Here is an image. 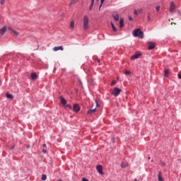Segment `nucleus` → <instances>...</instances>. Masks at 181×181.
Returning <instances> with one entry per match:
<instances>
[{
	"label": "nucleus",
	"instance_id": "f257e3e1",
	"mask_svg": "<svg viewBox=\"0 0 181 181\" xmlns=\"http://www.w3.org/2000/svg\"><path fill=\"white\" fill-rule=\"evenodd\" d=\"M89 22H90V21L88 19V17L87 16H84L83 21L84 30H88V29H89V28H90V25H88Z\"/></svg>",
	"mask_w": 181,
	"mask_h": 181
},
{
	"label": "nucleus",
	"instance_id": "f03ea898",
	"mask_svg": "<svg viewBox=\"0 0 181 181\" xmlns=\"http://www.w3.org/2000/svg\"><path fill=\"white\" fill-rule=\"evenodd\" d=\"M134 36L139 37V39H144V32L141 31L140 28H138L134 31Z\"/></svg>",
	"mask_w": 181,
	"mask_h": 181
},
{
	"label": "nucleus",
	"instance_id": "7ed1b4c3",
	"mask_svg": "<svg viewBox=\"0 0 181 181\" xmlns=\"http://www.w3.org/2000/svg\"><path fill=\"white\" fill-rule=\"evenodd\" d=\"M175 11H176V4H175L174 1H171L170 3L169 11L170 12V13H175Z\"/></svg>",
	"mask_w": 181,
	"mask_h": 181
},
{
	"label": "nucleus",
	"instance_id": "20e7f679",
	"mask_svg": "<svg viewBox=\"0 0 181 181\" xmlns=\"http://www.w3.org/2000/svg\"><path fill=\"white\" fill-rule=\"evenodd\" d=\"M121 89L119 88H115L112 91V95H114L115 97H118V95H119V94L121 93Z\"/></svg>",
	"mask_w": 181,
	"mask_h": 181
},
{
	"label": "nucleus",
	"instance_id": "39448f33",
	"mask_svg": "<svg viewBox=\"0 0 181 181\" xmlns=\"http://www.w3.org/2000/svg\"><path fill=\"white\" fill-rule=\"evenodd\" d=\"M112 18L115 19V21H116V22L119 21V15L115 11L112 13Z\"/></svg>",
	"mask_w": 181,
	"mask_h": 181
},
{
	"label": "nucleus",
	"instance_id": "423d86ee",
	"mask_svg": "<svg viewBox=\"0 0 181 181\" xmlns=\"http://www.w3.org/2000/svg\"><path fill=\"white\" fill-rule=\"evenodd\" d=\"M80 110H81V107L78 105V104L74 105V106H73V112H78V111H80Z\"/></svg>",
	"mask_w": 181,
	"mask_h": 181
},
{
	"label": "nucleus",
	"instance_id": "0eeeda50",
	"mask_svg": "<svg viewBox=\"0 0 181 181\" xmlns=\"http://www.w3.org/2000/svg\"><path fill=\"white\" fill-rule=\"evenodd\" d=\"M96 170H98L100 175H104V172H103V165H97Z\"/></svg>",
	"mask_w": 181,
	"mask_h": 181
},
{
	"label": "nucleus",
	"instance_id": "6e6552de",
	"mask_svg": "<svg viewBox=\"0 0 181 181\" xmlns=\"http://www.w3.org/2000/svg\"><path fill=\"white\" fill-rule=\"evenodd\" d=\"M148 50H152L153 49H155V43L153 42H148Z\"/></svg>",
	"mask_w": 181,
	"mask_h": 181
},
{
	"label": "nucleus",
	"instance_id": "1a4fd4ad",
	"mask_svg": "<svg viewBox=\"0 0 181 181\" xmlns=\"http://www.w3.org/2000/svg\"><path fill=\"white\" fill-rule=\"evenodd\" d=\"M5 32H6V27H4L0 29V35L4 36V35H5Z\"/></svg>",
	"mask_w": 181,
	"mask_h": 181
},
{
	"label": "nucleus",
	"instance_id": "9d476101",
	"mask_svg": "<svg viewBox=\"0 0 181 181\" xmlns=\"http://www.w3.org/2000/svg\"><path fill=\"white\" fill-rule=\"evenodd\" d=\"M139 56H141L140 54H135L131 57V59L132 60H136V59H139Z\"/></svg>",
	"mask_w": 181,
	"mask_h": 181
},
{
	"label": "nucleus",
	"instance_id": "9b49d317",
	"mask_svg": "<svg viewBox=\"0 0 181 181\" xmlns=\"http://www.w3.org/2000/svg\"><path fill=\"white\" fill-rule=\"evenodd\" d=\"M54 52H57L58 50H64L63 46L55 47L53 48Z\"/></svg>",
	"mask_w": 181,
	"mask_h": 181
},
{
	"label": "nucleus",
	"instance_id": "f8f14e48",
	"mask_svg": "<svg viewBox=\"0 0 181 181\" xmlns=\"http://www.w3.org/2000/svg\"><path fill=\"white\" fill-rule=\"evenodd\" d=\"M97 110V109H91L88 110L87 114H88V115H91L92 114H94V112H95V111Z\"/></svg>",
	"mask_w": 181,
	"mask_h": 181
},
{
	"label": "nucleus",
	"instance_id": "ddd939ff",
	"mask_svg": "<svg viewBox=\"0 0 181 181\" xmlns=\"http://www.w3.org/2000/svg\"><path fill=\"white\" fill-rule=\"evenodd\" d=\"M60 100H61V103L63 104V105H66V104H67V101L66 100V99H64V98L61 97Z\"/></svg>",
	"mask_w": 181,
	"mask_h": 181
},
{
	"label": "nucleus",
	"instance_id": "4468645a",
	"mask_svg": "<svg viewBox=\"0 0 181 181\" xmlns=\"http://www.w3.org/2000/svg\"><path fill=\"white\" fill-rule=\"evenodd\" d=\"M31 78L32 80H36V78H37V75L36 74V73L31 74Z\"/></svg>",
	"mask_w": 181,
	"mask_h": 181
},
{
	"label": "nucleus",
	"instance_id": "2eb2a0df",
	"mask_svg": "<svg viewBox=\"0 0 181 181\" xmlns=\"http://www.w3.org/2000/svg\"><path fill=\"white\" fill-rule=\"evenodd\" d=\"M119 25H120L121 28H124V19L123 18H120Z\"/></svg>",
	"mask_w": 181,
	"mask_h": 181
},
{
	"label": "nucleus",
	"instance_id": "dca6fc26",
	"mask_svg": "<svg viewBox=\"0 0 181 181\" xmlns=\"http://www.w3.org/2000/svg\"><path fill=\"white\" fill-rule=\"evenodd\" d=\"M6 97L9 98L10 100H13V95L10 93H6Z\"/></svg>",
	"mask_w": 181,
	"mask_h": 181
},
{
	"label": "nucleus",
	"instance_id": "f3484780",
	"mask_svg": "<svg viewBox=\"0 0 181 181\" xmlns=\"http://www.w3.org/2000/svg\"><path fill=\"white\" fill-rule=\"evenodd\" d=\"M69 28L71 29H74V21H71L70 25H69Z\"/></svg>",
	"mask_w": 181,
	"mask_h": 181
},
{
	"label": "nucleus",
	"instance_id": "a211bd4d",
	"mask_svg": "<svg viewBox=\"0 0 181 181\" xmlns=\"http://www.w3.org/2000/svg\"><path fill=\"white\" fill-rule=\"evenodd\" d=\"M127 167H128V163H127L122 162L121 163V168H127Z\"/></svg>",
	"mask_w": 181,
	"mask_h": 181
},
{
	"label": "nucleus",
	"instance_id": "6ab92c4d",
	"mask_svg": "<svg viewBox=\"0 0 181 181\" xmlns=\"http://www.w3.org/2000/svg\"><path fill=\"white\" fill-rule=\"evenodd\" d=\"M46 179H47V176H46V175L43 174L42 175L41 180L45 181V180H46Z\"/></svg>",
	"mask_w": 181,
	"mask_h": 181
},
{
	"label": "nucleus",
	"instance_id": "aec40b11",
	"mask_svg": "<svg viewBox=\"0 0 181 181\" xmlns=\"http://www.w3.org/2000/svg\"><path fill=\"white\" fill-rule=\"evenodd\" d=\"M168 74H169V70L168 69H165L164 71V76H165V77H168Z\"/></svg>",
	"mask_w": 181,
	"mask_h": 181
},
{
	"label": "nucleus",
	"instance_id": "412c9836",
	"mask_svg": "<svg viewBox=\"0 0 181 181\" xmlns=\"http://www.w3.org/2000/svg\"><path fill=\"white\" fill-rule=\"evenodd\" d=\"M111 26L114 32H117V28H115V25H114V23H111Z\"/></svg>",
	"mask_w": 181,
	"mask_h": 181
},
{
	"label": "nucleus",
	"instance_id": "4be33fe9",
	"mask_svg": "<svg viewBox=\"0 0 181 181\" xmlns=\"http://www.w3.org/2000/svg\"><path fill=\"white\" fill-rule=\"evenodd\" d=\"M11 32L13 33L15 36H18L19 35V33L16 32V30H11Z\"/></svg>",
	"mask_w": 181,
	"mask_h": 181
},
{
	"label": "nucleus",
	"instance_id": "5701e85b",
	"mask_svg": "<svg viewBox=\"0 0 181 181\" xmlns=\"http://www.w3.org/2000/svg\"><path fill=\"white\" fill-rule=\"evenodd\" d=\"M105 1V0H100V6L99 7V11H100V9H101V6H103V4H104Z\"/></svg>",
	"mask_w": 181,
	"mask_h": 181
},
{
	"label": "nucleus",
	"instance_id": "b1692460",
	"mask_svg": "<svg viewBox=\"0 0 181 181\" xmlns=\"http://www.w3.org/2000/svg\"><path fill=\"white\" fill-rule=\"evenodd\" d=\"M158 180L163 181V178H162V176L160 175V173L158 174Z\"/></svg>",
	"mask_w": 181,
	"mask_h": 181
},
{
	"label": "nucleus",
	"instance_id": "393cba45",
	"mask_svg": "<svg viewBox=\"0 0 181 181\" xmlns=\"http://www.w3.org/2000/svg\"><path fill=\"white\" fill-rule=\"evenodd\" d=\"M78 0H72V1L71 2V4H69V6H71V5L76 4Z\"/></svg>",
	"mask_w": 181,
	"mask_h": 181
},
{
	"label": "nucleus",
	"instance_id": "a878e982",
	"mask_svg": "<svg viewBox=\"0 0 181 181\" xmlns=\"http://www.w3.org/2000/svg\"><path fill=\"white\" fill-rule=\"evenodd\" d=\"M160 10V6H157L156 7V11L157 12H159Z\"/></svg>",
	"mask_w": 181,
	"mask_h": 181
},
{
	"label": "nucleus",
	"instance_id": "bb28decb",
	"mask_svg": "<svg viewBox=\"0 0 181 181\" xmlns=\"http://www.w3.org/2000/svg\"><path fill=\"white\" fill-rule=\"evenodd\" d=\"M115 84H117V81H112V82L111 83V86H115Z\"/></svg>",
	"mask_w": 181,
	"mask_h": 181
},
{
	"label": "nucleus",
	"instance_id": "cd10ccee",
	"mask_svg": "<svg viewBox=\"0 0 181 181\" xmlns=\"http://www.w3.org/2000/svg\"><path fill=\"white\" fill-rule=\"evenodd\" d=\"M6 0H0V4H1V5H4V4H5V1H6Z\"/></svg>",
	"mask_w": 181,
	"mask_h": 181
},
{
	"label": "nucleus",
	"instance_id": "c85d7f7f",
	"mask_svg": "<svg viewBox=\"0 0 181 181\" xmlns=\"http://www.w3.org/2000/svg\"><path fill=\"white\" fill-rule=\"evenodd\" d=\"M124 74H126L127 76H128V74H131V72L129 71H126L124 72Z\"/></svg>",
	"mask_w": 181,
	"mask_h": 181
},
{
	"label": "nucleus",
	"instance_id": "c756f323",
	"mask_svg": "<svg viewBox=\"0 0 181 181\" xmlns=\"http://www.w3.org/2000/svg\"><path fill=\"white\" fill-rule=\"evenodd\" d=\"M94 5H93V4H90V7H89V11H93V6Z\"/></svg>",
	"mask_w": 181,
	"mask_h": 181
},
{
	"label": "nucleus",
	"instance_id": "7c9ffc66",
	"mask_svg": "<svg viewBox=\"0 0 181 181\" xmlns=\"http://www.w3.org/2000/svg\"><path fill=\"white\" fill-rule=\"evenodd\" d=\"M137 12L139 13H142V8H139V10H137Z\"/></svg>",
	"mask_w": 181,
	"mask_h": 181
},
{
	"label": "nucleus",
	"instance_id": "2f4dec72",
	"mask_svg": "<svg viewBox=\"0 0 181 181\" xmlns=\"http://www.w3.org/2000/svg\"><path fill=\"white\" fill-rule=\"evenodd\" d=\"M138 10H134V15H139Z\"/></svg>",
	"mask_w": 181,
	"mask_h": 181
},
{
	"label": "nucleus",
	"instance_id": "473e14b6",
	"mask_svg": "<svg viewBox=\"0 0 181 181\" xmlns=\"http://www.w3.org/2000/svg\"><path fill=\"white\" fill-rule=\"evenodd\" d=\"M96 107H100V105L98 104V102H97V100H95Z\"/></svg>",
	"mask_w": 181,
	"mask_h": 181
},
{
	"label": "nucleus",
	"instance_id": "72a5a7b5",
	"mask_svg": "<svg viewBox=\"0 0 181 181\" xmlns=\"http://www.w3.org/2000/svg\"><path fill=\"white\" fill-rule=\"evenodd\" d=\"M148 21H151V14H148Z\"/></svg>",
	"mask_w": 181,
	"mask_h": 181
},
{
	"label": "nucleus",
	"instance_id": "f704fd0d",
	"mask_svg": "<svg viewBox=\"0 0 181 181\" xmlns=\"http://www.w3.org/2000/svg\"><path fill=\"white\" fill-rule=\"evenodd\" d=\"M66 107H67L68 108H69V110H71V108H72L71 105H67Z\"/></svg>",
	"mask_w": 181,
	"mask_h": 181
},
{
	"label": "nucleus",
	"instance_id": "c9c22d12",
	"mask_svg": "<svg viewBox=\"0 0 181 181\" xmlns=\"http://www.w3.org/2000/svg\"><path fill=\"white\" fill-rule=\"evenodd\" d=\"M81 181H88V180L86 179V177H83V178H82V180H81Z\"/></svg>",
	"mask_w": 181,
	"mask_h": 181
},
{
	"label": "nucleus",
	"instance_id": "e433bc0d",
	"mask_svg": "<svg viewBox=\"0 0 181 181\" xmlns=\"http://www.w3.org/2000/svg\"><path fill=\"white\" fill-rule=\"evenodd\" d=\"M42 152H43V153H47V151H46V149H43Z\"/></svg>",
	"mask_w": 181,
	"mask_h": 181
},
{
	"label": "nucleus",
	"instance_id": "4c0bfd02",
	"mask_svg": "<svg viewBox=\"0 0 181 181\" xmlns=\"http://www.w3.org/2000/svg\"><path fill=\"white\" fill-rule=\"evenodd\" d=\"M112 142H115V138L112 137Z\"/></svg>",
	"mask_w": 181,
	"mask_h": 181
},
{
	"label": "nucleus",
	"instance_id": "58836bf2",
	"mask_svg": "<svg viewBox=\"0 0 181 181\" xmlns=\"http://www.w3.org/2000/svg\"><path fill=\"white\" fill-rule=\"evenodd\" d=\"M94 1L95 0H91V4L90 5H94Z\"/></svg>",
	"mask_w": 181,
	"mask_h": 181
},
{
	"label": "nucleus",
	"instance_id": "ea45409f",
	"mask_svg": "<svg viewBox=\"0 0 181 181\" xmlns=\"http://www.w3.org/2000/svg\"><path fill=\"white\" fill-rule=\"evenodd\" d=\"M133 19L132 17H129V21H133Z\"/></svg>",
	"mask_w": 181,
	"mask_h": 181
},
{
	"label": "nucleus",
	"instance_id": "a19ab883",
	"mask_svg": "<svg viewBox=\"0 0 181 181\" xmlns=\"http://www.w3.org/2000/svg\"><path fill=\"white\" fill-rule=\"evenodd\" d=\"M96 62H97L98 63H100V59H96Z\"/></svg>",
	"mask_w": 181,
	"mask_h": 181
},
{
	"label": "nucleus",
	"instance_id": "79ce46f5",
	"mask_svg": "<svg viewBox=\"0 0 181 181\" xmlns=\"http://www.w3.org/2000/svg\"><path fill=\"white\" fill-rule=\"evenodd\" d=\"M163 166H166V163H165V162H163Z\"/></svg>",
	"mask_w": 181,
	"mask_h": 181
},
{
	"label": "nucleus",
	"instance_id": "37998d69",
	"mask_svg": "<svg viewBox=\"0 0 181 181\" xmlns=\"http://www.w3.org/2000/svg\"><path fill=\"white\" fill-rule=\"evenodd\" d=\"M42 146H43V148H46V144H44L42 145Z\"/></svg>",
	"mask_w": 181,
	"mask_h": 181
},
{
	"label": "nucleus",
	"instance_id": "c03bdc74",
	"mask_svg": "<svg viewBox=\"0 0 181 181\" xmlns=\"http://www.w3.org/2000/svg\"><path fill=\"white\" fill-rule=\"evenodd\" d=\"M15 148V146H13L10 149H13Z\"/></svg>",
	"mask_w": 181,
	"mask_h": 181
},
{
	"label": "nucleus",
	"instance_id": "a18cd8bd",
	"mask_svg": "<svg viewBox=\"0 0 181 181\" xmlns=\"http://www.w3.org/2000/svg\"><path fill=\"white\" fill-rule=\"evenodd\" d=\"M134 181H139V180H138L137 179H134Z\"/></svg>",
	"mask_w": 181,
	"mask_h": 181
},
{
	"label": "nucleus",
	"instance_id": "49530a36",
	"mask_svg": "<svg viewBox=\"0 0 181 181\" xmlns=\"http://www.w3.org/2000/svg\"><path fill=\"white\" fill-rule=\"evenodd\" d=\"M1 16H0V23H1Z\"/></svg>",
	"mask_w": 181,
	"mask_h": 181
},
{
	"label": "nucleus",
	"instance_id": "de8ad7c7",
	"mask_svg": "<svg viewBox=\"0 0 181 181\" xmlns=\"http://www.w3.org/2000/svg\"><path fill=\"white\" fill-rule=\"evenodd\" d=\"M171 25H173V23H171Z\"/></svg>",
	"mask_w": 181,
	"mask_h": 181
},
{
	"label": "nucleus",
	"instance_id": "09e8293b",
	"mask_svg": "<svg viewBox=\"0 0 181 181\" xmlns=\"http://www.w3.org/2000/svg\"><path fill=\"white\" fill-rule=\"evenodd\" d=\"M148 159H151V157H149Z\"/></svg>",
	"mask_w": 181,
	"mask_h": 181
}]
</instances>
